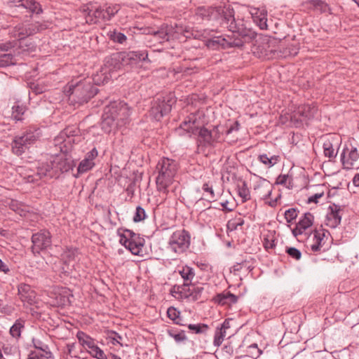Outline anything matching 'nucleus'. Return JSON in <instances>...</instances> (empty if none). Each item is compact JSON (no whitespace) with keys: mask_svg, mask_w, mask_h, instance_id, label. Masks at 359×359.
<instances>
[{"mask_svg":"<svg viewBox=\"0 0 359 359\" xmlns=\"http://www.w3.org/2000/svg\"><path fill=\"white\" fill-rule=\"evenodd\" d=\"M203 125L199 113L191 114L185 118L176 130L179 135H182V131L194 135L198 134V147H214L221 140L219 127L215 126L212 130H208Z\"/></svg>","mask_w":359,"mask_h":359,"instance_id":"f257e3e1","label":"nucleus"},{"mask_svg":"<svg viewBox=\"0 0 359 359\" xmlns=\"http://www.w3.org/2000/svg\"><path fill=\"white\" fill-rule=\"evenodd\" d=\"M73 166L74 161L67 158L65 154L56 155L50 162L41 163L36 172L26 174L24 180L27 183H35L43 177L57 178L60 173L68 172Z\"/></svg>","mask_w":359,"mask_h":359,"instance_id":"f03ea898","label":"nucleus"},{"mask_svg":"<svg viewBox=\"0 0 359 359\" xmlns=\"http://www.w3.org/2000/svg\"><path fill=\"white\" fill-rule=\"evenodd\" d=\"M158 175L156 178L157 191L164 194L168 193V187L172 184L178 170L176 161L169 158H162L156 165Z\"/></svg>","mask_w":359,"mask_h":359,"instance_id":"7ed1b4c3","label":"nucleus"},{"mask_svg":"<svg viewBox=\"0 0 359 359\" xmlns=\"http://www.w3.org/2000/svg\"><path fill=\"white\" fill-rule=\"evenodd\" d=\"M97 91V88L91 83L79 81L76 84H70L66 93L71 102L83 104L94 97Z\"/></svg>","mask_w":359,"mask_h":359,"instance_id":"20e7f679","label":"nucleus"},{"mask_svg":"<svg viewBox=\"0 0 359 359\" xmlns=\"http://www.w3.org/2000/svg\"><path fill=\"white\" fill-rule=\"evenodd\" d=\"M15 46H18V48L14 52L15 55H18L21 54L24 55L35 52L37 47L32 39L26 37L23 39L0 43V51H8Z\"/></svg>","mask_w":359,"mask_h":359,"instance_id":"39448f33","label":"nucleus"},{"mask_svg":"<svg viewBox=\"0 0 359 359\" xmlns=\"http://www.w3.org/2000/svg\"><path fill=\"white\" fill-rule=\"evenodd\" d=\"M107 62L109 60L113 62H118L121 60L124 65H134L140 62L148 60V53L147 50L129 51L127 53H117L107 58Z\"/></svg>","mask_w":359,"mask_h":359,"instance_id":"423d86ee","label":"nucleus"},{"mask_svg":"<svg viewBox=\"0 0 359 359\" xmlns=\"http://www.w3.org/2000/svg\"><path fill=\"white\" fill-rule=\"evenodd\" d=\"M190 245V235L184 229L172 233L168 241V248L177 254L184 252Z\"/></svg>","mask_w":359,"mask_h":359,"instance_id":"0eeeda50","label":"nucleus"},{"mask_svg":"<svg viewBox=\"0 0 359 359\" xmlns=\"http://www.w3.org/2000/svg\"><path fill=\"white\" fill-rule=\"evenodd\" d=\"M205 290L204 285H194L187 286V284L175 285L172 287L171 292L178 294L181 298H191L193 301H196L202 297Z\"/></svg>","mask_w":359,"mask_h":359,"instance_id":"6e6552de","label":"nucleus"},{"mask_svg":"<svg viewBox=\"0 0 359 359\" xmlns=\"http://www.w3.org/2000/svg\"><path fill=\"white\" fill-rule=\"evenodd\" d=\"M175 102L171 95L157 97L151 108L150 115L156 121H160L163 116L168 114L171 111L172 105Z\"/></svg>","mask_w":359,"mask_h":359,"instance_id":"1a4fd4ad","label":"nucleus"},{"mask_svg":"<svg viewBox=\"0 0 359 359\" xmlns=\"http://www.w3.org/2000/svg\"><path fill=\"white\" fill-rule=\"evenodd\" d=\"M105 107L109 110V113L111 112V115L121 123V126H124L129 122L131 109L126 102L120 100L114 101Z\"/></svg>","mask_w":359,"mask_h":359,"instance_id":"9d476101","label":"nucleus"},{"mask_svg":"<svg viewBox=\"0 0 359 359\" xmlns=\"http://www.w3.org/2000/svg\"><path fill=\"white\" fill-rule=\"evenodd\" d=\"M36 140V136L33 132H27L22 135L15 136L12 141V151L17 156H21L32 144Z\"/></svg>","mask_w":359,"mask_h":359,"instance_id":"9b49d317","label":"nucleus"},{"mask_svg":"<svg viewBox=\"0 0 359 359\" xmlns=\"http://www.w3.org/2000/svg\"><path fill=\"white\" fill-rule=\"evenodd\" d=\"M40 28L41 26L37 23H20L10 29L9 34L17 41L38 33Z\"/></svg>","mask_w":359,"mask_h":359,"instance_id":"f8f14e48","label":"nucleus"},{"mask_svg":"<svg viewBox=\"0 0 359 359\" xmlns=\"http://www.w3.org/2000/svg\"><path fill=\"white\" fill-rule=\"evenodd\" d=\"M52 236L47 230H41L32 236V252L34 255L51 246Z\"/></svg>","mask_w":359,"mask_h":359,"instance_id":"ddd939ff","label":"nucleus"},{"mask_svg":"<svg viewBox=\"0 0 359 359\" xmlns=\"http://www.w3.org/2000/svg\"><path fill=\"white\" fill-rule=\"evenodd\" d=\"M118 10L117 6H108L105 9L99 7L88 13L86 22L90 24H96L100 20H110L118 13Z\"/></svg>","mask_w":359,"mask_h":359,"instance_id":"4468645a","label":"nucleus"},{"mask_svg":"<svg viewBox=\"0 0 359 359\" xmlns=\"http://www.w3.org/2000/svg\"><path fill=\"white\" fill-rule=\"evenodd\" d=\"M231 32L235 34H238L241 38H236L233 40H231L229 41H226L227 46L229 47H241L243 46V43L245 42H250L252 39H254L257 34L255 32L250 29H247L245 27H243V25L241 27L236 24V30H231Z\"/></svg>","mask_w":359,"mask_h":359,"instance_id":"2eb2a0df","label":"nucleus"},{"mask_svg":"<svg viewBox=\"0 0 359 359\" xmlns=\"http://www.w3.org/2000/svg\"><path fill=\"white\" fill-rule=\"evenodd\" d=\"M341 161L343 168L346 170L359 168V151L354 147L351 149L346 148L341 154Z\"/></svg>","mask_w":359,"mask_h":359,"instance_id":"dca6fc26","label":"nucleus"},{"mask_svg":"<svg viewBox=\"0 0 359 359\" xmlns=\"http://www.w3.org/2000/svg\"><path fill=\"white\" fill-rule=\"evenodd\" d=\"M121 126V123L111 115V112L109 113V110L104 107L102 114V121L101 123V127L104 132L109 133L118 127Z\"/></svg>","mask_w":359,"mask_h":359,"instance_id":"f3484780","label":"nucleus"},{"mask_svg":"<svg viewBox=\"0 0 359 359\" xmlns=\"http://www.w3.org/2000/svg\"><path fill=\"white\" fill-rule=\"evenodd\" d=\"M8 3L11 6L22 7L32 13L39 14L42 13L41 5L35 0H8Z\"/></svg>","mask_w":359,"mask_h":359,"instance_id":"a211bd4d","label":"nucleus"},{"mask_svg":"<svg viewBox=\"0 0 359 359\" xmlns=\"http://www.w3.org/2000/svg\"><path fill=\"white\" fill-rule=\"evenodd\" d=\"M250 13L252 15L253 21L261 29H267V11L264 8L251 7L250 8Z\"/></svg>","mask_w":359,"mask_h":359,"instance_id":"6ab92c4d","label":"nucleus"},{"mask_svg":"<svg viewBox=\"0 0 359 359\" xmlns=\"http://www.w3.org/2000/svg\"><path fill=\"white\" fill-rule=\"evenodd\" d=\"M117 233L120 237L119 242L121 244H125L128 242H132L133 243L140 242L143 245L144 244V238H141L139 234L134 233L131 230L118 229Z\"/></svg>","mask_w":359,"mask_h":359,"instance_id":"aec40b11","label":"nucleus"},{"mask_svg":"<svg viewBox=\"0 0 359 359\" xmlns=\"http://www.w3.org/2000/svg\"><path fill=\"white\" fill-rule=\"evenodd\" d=\"M222 24L224 27L231 30H236V24L234 18V11L231 8H225L222 10Z\"/></svg>","mask_w":359,"mask_h":359,"instance_id":"412c9836","label":"nucleus"},{"mask_svg":"<svg viewBox=\"0 0 359 359\" xmlns=\"http://www.w3.org/2000/svg\"><path fill=\"white\" fill-rule=\"evenodd\" d=\"M325 232L323 229H322L320 231L318 230H315L313 232V243L311 245V250L313 252H318V251H325L326 248H324L325 241Z\"/></svg>","mask_w":359,"mask_h":359,"instance_id":"4be33fe9","label":"nucleus"},{"mask_svg":"<svg viewBox=\"0 0 359 359\" xmlns=\"http://www.w3.org/2000/svg\"><path fill=\"white\" fill-rule=\"evenodd\" d=\"M330 211L326 216V225L331 228H336L341 222V216L339 215V208L337 205H334L330 207Z\"/></svg>","mask_w":359,"mask_h":359,"instance_id":"5701e85b","label":"nucleus"},{"mask_svg":"<svg viewBox=\"0 0 359 359\" xmlns=\"http://www.w3.org/2000/svg\"><path fill=\"white\" fill-rule=\"evenodd\" d=\"M18 295L20 299L24 302L32 304L34 302V293L29 285H20L18 287Z\"/></svg>","mask_w":359,"mask_h":359,"instance_id":"b1692460","label":"nucleus"},{"mask_svg":"<svg viewBox=\"0 0 359 359\" xmlns=\"http://www.w3.org/2000/svg\"><path fill=\"white\" fill-rule=\"evenodd\" d=\"M255 191L262 199L265 200L271 196L272 187L268 180H263L255 187Z\"/></svg>","mask_w":359,"mask_h":359,"instance_id":"393cba45","label":"nucleus"},{"mask_svg":"<svg viewBox=\"0 0 359 359\" xmlns=\"http://www.w3.org/2000/svg\"><path fill=\"white\" fill-rule=\"evenodd\" d=\"M214 300L221 305H231L237 302L238 297L231 294L230 292L224 291L217 294L214 298Z\"/></svg>","mask_w":359,"mask_h":359,"instance_id":"a878e982","label":"nucleus"},{"mask_svg":"<svg viewBox=\"0 0 359 359\" xmlns=\"http://www.w3.org/2000/svg\"><path fill=\"white\" fill-rule=\"evenodd\" d=\"M317 108L315 106H311L309 104H304L299 106L296 111V114L300 117L310 119L316 115L317 113Z\"/></svg>","mask_w":359,"mask_h":359,"instance_id":"bb28decb","label":"nucleus"},{"mask_svg":"<svg viewBox=\"0 0 359 359\" xmlns=\"http://www.w3.org/2000/svg\"><path fill=\"white\" fill-rule=\"evenodd\" d=\"M179 273L184 280L183 284H187V286H191V284H192V280L195 276L194 270L188 266H185L179 271Z\"/></svg>","mask_w":359,"mask_h":359,"instance_id":"cd10ccee","label":"nucleus"},{"mask_svg":"<svg viewBox=\"0 0 359 359\" xmlns=\"http://www.w3.org/2000/svg\"><path fill=\"white\" fill-rule=\"evenodd\" d=\"M26 110L27 107L25 105L20 102H16L12 107V118L15 121H22Z\"/></svg>","mask_w":359,"mask_h":359,"instance_id":"c85d7f7f","label":"nucleus"},{"mask_svg":"<svg viewBox=\"0 0 359 359\" xmlns=\"http://www.w3.org/2000/svg\"><path fill=\"white\" fill-rule=\"evenodd\" d=\"M238 196L242 198L243 202L250 200V191L248 188L247 182L245 180H239L237 184Z\"/></svg>","mask_w":359,"mask_h":359,"instance_id":"c756f323","label":"nucleus"},{"mask_svg":"<svg viewBox=\"0 0 359 359\" xmlns=\"http://www.w3.org/2000/svg\"><path fill=\"white\" fill-rule=\"evenodd\" d=\"M25 327V321L21 318L15 320V323L10 329V334L13 337L19 338L21 335V331Z\"/></svg>","mask_w":359,"mask_h":359,"instance_id":"7c9ffc66","label":"nucleus"},{"mask_svg":"<svg viewBox=\"0 0 359 359\" xmlns=\"http://www.w3.org/2000/svg\"><path fill=\"white\" fill-rule=\"evenodd\" d=\"M76 337L80 344L84 347H87L88 349L95 344L94 339L83 332H78Z\"/></svg>","mask_w":359,"mask_h":359,"instance_id":"2f4dec72","label":"nucleus"},{"mask_svg":"<svg viewBox=\"0 0 359 359\" xmlns=\"http://www.w3.org/2000/svg\"><path fill=\"white\" fill-rule=\"evenodd\" d=\"M314 217L310 212H306L304 215V217L300 219L299 222L297 224L300 229L303 231H305L306 229L312 226L313 222Z\"/></svg>","mask_w":359,"mask_h":359,"instance_id":"473e14b6","label":"nucleus"},{"mask_svg":"<svg viewBox=\"0 0 359 359\" xmlns=\"http://www.w3.org/2000/svg\"><path fill=\"white\" fill-rule=\"evenodd\" d=\"M95 165L94 162H90L88 159H83L79 164L77 168V173L74 175L79 177L80 175L88 172L91 170Z\"/></svg>","mask_w":359,"mask_h":359,"instance_id":"72a5a7b5","label":"nucleus"},{"mask_svg":"<svg viewBox=\"0 0 359 359\" xmlns=\"http://www.w3.org/2000/svg\"><path fill=\"white\" fill-rule=\"evenodd\" d=\"M17 55L12 53H3L0 55V67H5L14 65L16 61L14 58Z\"/></svg>","mask_w":359,"mask_h":359,"instance_id":"f704fd0d","label":"nucleus"},{"mask_svg":"<svg viewBox=\"0 0 359 359\" xmlns=\"http://www.w3.org/2000/svg\"><path fill=\"white\" fill-rule=\"evenodd\" d=\"M130 251V252L135 255H139L140 252H142V248L144 246V245L142 243L136 242V243H132L128 242L126 243L125 244H122Z\"/></svg>","mask_w":359,"mask_h":359,"instance_id":"c9c22d12","label":"nucleus"},{"mask_svg":"<svg viewBox=\"0 0 359 359\" xmlns=\"http://www.w3.org/2000/svg\"><path fill=\"white\" fill-rule=\"evenodd\" d=\"M187 327L195 334H205L209 329L208 325L204 323L189 324Z\"/></svg>","mask_w":359,"mask_h":359,"instance_id":"e433bc0d","label":"nucleus"},{"mask_svg":"<svg viewBox=\"0 0 359 359\" xmlns=\"http://www.w3.org/2000/svg\"><path fill=\"white\" fill-rule=\"evenodd\" d=\"M323 147L324 150V154L326 157H328L330 159L336 157L337 152H335L332 144L330 140H327L323 143Z\"/></svg>","mask_w":359,"mask_h":359,"instance_id":"4c0bfd02","label":"nucleus"},{"mask_svg":"<svg viewBox=\"0 0 359 359\" xmlns=\"http://www.w3.org/2000/svg\"><path fill=\"white\" fill-rule=\"evenodd\" d=\"M88 352L97 359H107L104 351L94 344L88 351Z\"/></svg>","mask_w":359,"mask_h":359,"instance_id":"58836bf2","label":"nucleus"},{"mask_svg":"<svg viewBox=\"0 0 359 359\" xmlns=\"http://www.w3.org/2000/svg\"><path fill=\"white\" fill-rule=\"evenodd\" d=\"M168 334L172 337L176 342H181L186 341L187 339V336L185 335L184 331L181 330L180 332H177L174 329H168L167 330Z\"/></svg>","mask_w":359,"mask_h":359,"instance_id":"ea45409f","label":"nucleus"},{"mask_svg":"<svg viewBox=\"0 0 359 359\" xmlns=\"http://www.w3.org/2000/svg\"><path fill=\"white\" fill-rule=\"evenodd\" d=\"M226 335V332L225 330H222L219 327H217V329L215 331V337H214V341L213 344L214 346L219 347L222 344L224 337Z\"/></svg>","mask_w":359,"mask_h":359,"instance_id":"a19ab883","label":"nucleus"},{"mask_svg":"<svg viewBox=\"0 0 359 359\" xmlns=\"http://www.w3.org/2000/svg\"><path fill=\"white\" fill-rule=\"evenodd\" d=\"M65 136H67V130L60 133V135L58 136H57L56 137H55V139L53 140L54 145L55 147L59 146V149L61 152L65 151L64 147H65V145H64V147H63L62 144L66 141Z\"/></svg>","mask_w":359,"mask_h":359,"instance_id":"79ce46f5","label":"nucleus"},{"mask_svg":"<svg viewBox=\"0 0 359 359\" xmlns=\"http://www.w3.org/2000/svg\"><path fill=\"white\" fill-rule=\"evenodd\" d=\"M213 8L208 7H200L198 8L197 14L200 15L202 19L210 20L211 15L213 13Z\"/></svg>","mask_w":359,"mask_h":359,"instance_id":"37998d69","label":"nucleus"},{"mask_svg":"<svg viewBox=\"0 0 359 359\" xmlns=\"http://www.w3.org/2000/svg\"><path fill=\"white\" fill-rule=\"evenodd\" d=\"M147 217L145 210L141 206H137L135 215L133 216V221L135 222H140L143 221Z\"/></svg>","mask_w":359,"mask_h":359,"instance_id":"c03bdc74","label":"nucleus"},{"mask_svg":"<svg viewBox=\"0 0 359 359\" xmlns=\"http://www.w3.org/2000/svg\"><path fill=\"white\" fill-rule=\"evenodd\" d=\"M247 353L252 357L257 358L262 353V351L257 347V344H252L248 347Z\"/></svg>","mask_w":359,"mask_h":359,"instance_id":"a18cd8bd","label":"nucleus"},{"mask_svg":"<svg viewBox=\"0 0 359 359\" xmlns=\"http://www.w3.org/2000/svg\"><path fill=\"white\" fill-rule=\"evenodd\" d=\"M298 210L296 208H290L285 212V218L287 222L290 223L294 220L298 215Z\"/></svg>","mask_w":359,"mask_h":359,"instance_id":"49530a36","label":"nucleus"},{"mask_svg":"<svg viewBox=\"0 0 359 359\" xmlns=\"http://www.w3.org/2000/svg\"><path fill=\"white\" fill-rule=\"evenodd\" d=\"M285 252L290 257L294 259L295 260H299L302 257V252L296 248H287Z\"/></svg>","mask_w":359,"mask_h":359,"instance_id":"de8ad7c7","label":"nucleus"},{"mask_svg":"<svg viewBox=\"0 0 359 359\" xmlns=\"http://www.w3.org/2000/svg\"><path fill=\"white\" fill-rule=\"evenodd\" d=\"M110 39L114 42H117L119 43H123L126 41V36L125 34L121 32H114L111 36Z\"/></svg>","mask_w":359,"mask_h":359,"instance_id":"09e8293b","label":"nucleus"},{"mask_svg":"<svg viewBox=\"0 0 359 359\" xmlns=\"http://www.w3.org/2000/svg\"><path fill=\"white\" fill-rule=\"evenodd\" d=\"M202 189L205 191L209 194V196L208 198V201L209 202H211L212 201H215V192L212 188V186H210L208 183H205L203 185Z\"/></svg>","mask_w":359,"mask_h":359,"instance_id":"8fccbe9b","label":"nucleus"},{"mask_svg":"<svg viewBox=\"0 0 359 359\" xmlns=\"http://www.w3.org/2000/svg\"><path fill=\"white\" fill-rule=\"evenodd\" d=\"M258 158L262 163L268 165L269 167H272L276 163V162H273V158L269 157L265 154L259 155Z\"/></svg>","mask_w":359,"mask_h":359,"instance_id":"3c124183","label":"nucleus"},{"mask_svg":"<svg viewBox=\"0 0 359 359\" xmlns=\"http://www.w3.org/2000/svg\"><path fill=\"white\" fill-rule=\"evenodd\" d=\"M154 35L159 40H168V34L167 29L165 28H161L155 32Z\"/></svg>","mask_w":359,"mask_h":359,"instance_id":"603ef678","label":"nucleus"},{"mask_svg":"<svg viewBox=\"0 0 359 359\" xmlns=\"http://www.w3.org/2000/svg\"><path fill=\"white\" fill-rule=\"evenodd\" d=\"M263 245L266 250L273 249L275 247V241L273 236H266L264 238Z\"/></svg>","mask_w":359,"mask_h":359,"instance_id":"864d4df0","label":"nucleus"},{"mask_svg":"<svg viewBox=\"0 0 359 359\" xmlns=\"http://www.w3.org/2000/svg\"><path fill=\"white\" fill-rule=\"evenodd\" d=\"M180 312L174 307H170L168 309L167 315L168 317L172 320L175 321L179 318Z\"/></svg>","mask_w":359,"mask_h":359,"instance_id":"5fc2aeb1","label":"nucleus"},{"mask_svg":"<svg viewBox=\"0 0 359 359\" xmlns=\"http://www.w3.org/2000/svg\"><path fill=\"white\" fill-rule=\"evenodd\" d=\"M34 346L35 348L42 351L43 352H47L48 346L47 344H43L42 341L39 340H32Z\"/></svg>","mask_w":359,"mask_h":359,"instance_id":"6e6d98bb","label":"nucleus"},{"mask_svg":"<svg viewBox=\"0 0 359 359\" xmlns=\"http://www.w3.org/2000/svg\"><path fill=\"white\" fill-rule=\"evenodd\" d=\"M76 252H77V250L76 249L69 248V249H67L64 252V257H65V258L67 259L68 261H71V260L74 259Z\"/></svg>","mask_w":359,"mask_h":359,"instance_id":"4d7b16f0","label":"nucleus"},{"mask_svg":"<svg viewBox=\"0 0 359 359\" xmlns=\"http://www.w3.org/2000/svg\"><path fill=\"white\" fill-rule=\"evenodd\" d=\"M98 152L95 148L88 152L85 156V159H88L90 162H94V159L97 156Z\"/></svg>","mask_w":359,"mask_h":359,"instance_id":"13d9d810","label":"nucleus"},{"mask_svg":"<svg viewBox=\"0 0 359 359\" xmlns=\"http://www.w3.org/2000/svg\"><path fill=\"white\" fill-rule=\"evenodd\" d=\"M312 5L316 8H320V9H325L327 6V4L322 0H312Z\"/></svg>","mask_w":359,"mask_h":359,"instance_id":"bf43d9fd","label":"nucleus"},{"mask_svg":"<svg viewBox=\"0 0 359 359\" xmlns=\"http://www.w3.org/2000/svg\"><path fill=\"white\" fill-rule=\"evenodd\" d=\"M324 195V193L322 192V193H318V194H315L314 195L311 196V197L309 198L308 199V203H318V200L321 198Z\"/></svg>","mask_w":359,"mask_h":359,"instance_id":"052dcab7","label":"nucleus"},{"mask_svg":"<svg viewBox=\"0 0 359 359\" xmlns=\"http://www.w3.org/2000/svg\"><path fill=\"white\" fill-rule=\"evenodd\" d=\"M241 264L242 269L246 268L249 271H252L253 269V266L251 264H250V262L247 259L241 260Z\"/></svg>","mask_w":359,"mask_h":359,"instance_id":"680f3d73","label":"nucleus"},{"mask_svg":"<svg viewBox=\"0 0 359 359\" xmlns=\"http://www.w3.org/2000/svg\"><path fill=\"white\" fill-rule=\"evenodd\" d=\"M231 321V319H225L224 321L223 322V323L221 325V327L219 328H221L222 330H225L226 332V330H228L229 328L231 327V325H230V323Z\"/></svg>","mask_w":359,"mask_h":359,"instance_id":"e2e57ef3","label":"nucleus"},{"mask_svg":"<svg viewBox=\"0 0 359 359\" xmlns=\"http://www.w3.org/2000/svg\"><path fill=\"white\" fill-rule=\"evenodd\" d=\"M0 271L7 273L9 271L8 266L0 259Z\"/></svg>","mask_w":359,"mask_h":359,"instance_id":"0e129e2a","label":"nucleus"},{"mask_svg":"<svg viewBox=\"0 0 359 359\" xmlns=\"http://www.w3.org/2000/svg\"><path fill=\"white\" fill-rule=\"evenodd\" d=\"M111 334L114 335V337H111L113 339V344H120L119 340L122 339V337L116 332H112Z\"/></svg>","mask_w":359,"mask_h":359,"instance_id":"69168bd1","label":"nucleus"},{"mask_svg":"<svg viewBox=\"0 0 359 359\" xmlns=\"http://www.w3.org/2000/svg\"><path fill=\"white\" fill-rule=\"evenodd\" d=\"M304 231H303L302 229L299 228V226L297 224L295 228L292 229V234L294 237H297L298 235H301L304 233Z\"/></svg>","mask_w":359,"mask_h":359,"instance_id":"338daca9","label":"nucleus"},{"mask_svg":"<svg viewBox=\"0 0 359 359\" xmlns=\"http://www.w3.org/2000/svg\"><path fill=\"white\" fill-rule=\"evenodd\" d=\"M239 129V123L238 121H236L233 125H232L227 130L226 134H229L232 133L233 130H238Z\"/></svg>","mask_w":359,"mask_h":359,"instance_id":"774afa93","label":"nucleus"}]
</instances>
